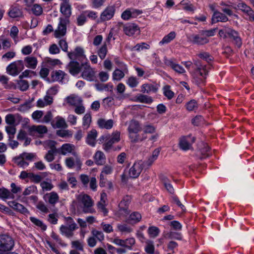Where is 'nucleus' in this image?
I'll return each mask as SVG.
<instances>
[{
    "mask_svg": "<svg viewBox=\"0 0 254 254\" xmlns=\"http://www.w3.org/2000/svg\"><path fill=\"white\" fill-rule=\"evenodd\" d=\"M120 132L117 130L112 133L111 138L103 145V149L105 151L109 152L112 147L113 144L120 141Z\"/></svg>",
    "mask_w": 254,
    "mask_h": 254,
    "instance_id": "obj_9",
    "label": "nucleus"
},
{
    "mask_svg": "<svg viewBox=\"0 0 254 254\" xmlns=\"http://www.w3.org/2000/svg\"><path fill=\"white\" fill-rule=\"evenodd\" d=\"M57 119V121L56 123L57 128H65L67 127V125L64 118L58 117Z\"/></svg>",
    "mask_w": 254,
    "mask_h": 254,
    "instance_id": "obj_47",
    "label": "nucleus"
},
{
    "mask_svg": "<svg viewBox=\"0 0 254 254\" xmlns=\"http://www.w3.org/2000/svg\"><path fill=\"white\" fill-rule=\"evenodd\" d=\"M86 20V15L84 12H83L77 18V24L78 26H82L85 23Z\"/></svg>",
    "mask_w": 254,
    "mask_h": 254,
    "instance_id": "obj_62",
    "label": "nucleus"
},
{
    "mask_svg": "<svg viewBox=\"0 0 254 254\" xmlns=\"http://www.w3.org/2000/svg\"><path fill=\"white\" fill-rule=\"evenodd\" d=\"M91 123V115L90 113H86L83 118L82 126L85 129H87Z\"/></svg>",
    "mask_w": 254,
    "mask_h": 254,
    "instance_id": "obj_38",
    "label": "nucleus"
},
{
    "mask_svg": "<svg viewBox=\"0 0 254 254\" xmlns=\"http://www.w3.org/2000/svg\"><path fill=\"white\" fill-rule=\"evenodd\" d=\"M166 237L170 239H176L178 240H181L182 239L181 233L173 231L168 233Z\"/></svg>",
    "mask_w": 254,
    "mask_h": 254,
    "instance_id": "obj_41",
    "label": "nucleus"
},
{
    "mask_svg": "<svg viewBox=\"0 0 254 254\" xmlns=\"http://www.w3.org/2000/svg\"><path fill=\"white\" fill-rule=\"evenodd\" d=\"M69 22V19L67 18H60L58 28L54 32V36L56 38H60L65 35L66 32V24Z\"/></svg>",
    "mask_w": 254,
    "mask_h": 254,
    "instance_id": "obj_8",
    "label": "nucleus"
},
{
    "mask_svg": "<svg viewBox=\"0 0 254 254\" xmlns=\"http://www.w3.org/2000/svg\"><path fill=\"white\" fill-rule=\"evenodd\" d=\"M163 93L168 99H171L174 96V93L170 90L169 85H166L163 87Z\"/></svg>",
    "mask_w": 254,
    "mask_h": 254,
    "instance_id": "obj_40",
    "label": "nucleus"
},
{
    "mask_svg": "<svg viewBox=\"0 0 254 254\" xmlns=\"http://www.w3.org/2000/svg\"><path fill=\"white\" fill-rule=\"evenodd\" d=\"M24 62L26 67L34 69L36 68L38 61L37 58L34 57L28 56L25 58Z\"/></svg>",
    "mask_w": 254,
    "mask_h": 254,
    "instance_id": "obj_27",
    "label": "nucleus"
},
{
    "mask_svg": "<svg viewBox=\"0 0 254 254\" xmlns=\"http://www.w3.org/2000/svg\"><path fill=\"white\" fill-rule=\"evenodd\" d=\"M186 109L189 111H192L197 108V103L196 100L192 99L186 104Z\"/></svg>",
    "mask_w": 254,
    "mask_h": 254,
    "instance_id": "obj_46",
    "label": "nucleus"
},
{
    "mask_svg": "<svg viewBox=\"0 0 254 254\" xmlns=\"http://www.w3.org/2000/svg\"><path fill=\"white\" fill-rule=\"evenodd\" d=\"M136 101L140 103L151 104L153 102L152 97L146 95L139 94L136 96Z\"/></svg>",
    "mask_w": 254,
    "mask_h": 254,
    "instance_id": "obj_33",
    "label": "nucleus"
},
{
    "mask_svg": "<svg viewBox=\"0 0 254 254\" xmlns=\"http://www.w3.org/2000/svg\"><path fill=\"white\" fill-rule=\"evenodd\" d=\"M77 199L82 205V211L84 213H93L95 210L92 208L93 201L91 197L86 194H79Z\"/></svg>",
    "mask_w": 254,
    "mask_h": 254,
    "instance_id": "obj_2",
    "label": "nucleus"
},
{
    "mask_svg": "<svg viewBox=\"0 0 254 254\" xmlns=\"http://www.w3.org/2000/svg\"><path fill=\"white\" fill-rule=\"evenodd\" d=\"M67 56L70 60H78L80 61L82 59H86L84 49L81 47H76L74 52H68Z\"/></svg>",
    "mask_w": 254,
    "mask_h": 254,
    "instance_id": "obj_12",
    "label": "nucleus"
},
{
    "mask_svg": "<svg viewBox=\"0 0 254 254\" xmlns=\"http://www.w3.org/2000/svg\"><path fill=\"white\" fill-rule=\"evenodd\" d=\"M188 40L193 44L202 45L207 43L209 40L202 35V31L198 34H192L188 36Z\"/></svg>",
    "mask_w": 254,
    "mask_h": 254,
    "instance_id": "obj_7",
    "label": "nucleus"
},
{
    "mask_svg": "<svg viewBox=\"0 0 254 254\" xmlns=\"http://www.w3.org/2000/svg\"><path fill=\"white\" fill-rule=\"evenodd\" d=\"M69 72L72 75L78 74L81 70V66L79 63L74 60H71L70 62L66 65Z\"/></svg>",
    "mask_w": 254,
    "mask_h": 254,
    "instance_id": "obj_15",
    "label": "nucleus"
},
{
    "mask_svg": "<svg viewBox=\"0 0 254 254\" xmlns=\"http://www.w3.org/2000/svg\"><path fill=\"white\" fill-rule=\"evenodd\" d=\"M5 123L9 126H16L15 119L12 114H8L5 116Z\"/></svg>",
    "mask_w": 254,
    "mask_h": 254,
    "instance_id": "obj_51",
    "label": "nucleus"
},
{
    "mask_svg": "<svg viewBox=\"0 0 254 254\" xmlns=\"http://www.w3.org/2000/svg\"><path fill=\"white\" fill-rule=\"evenodd\" d=\"M16 126H8L5 127V131L8 135V140H11L14 137L16 133Z\"/></svg>",
    "mask_w": 254,
    "mask_h": 254,
    "instance_id": "obj_36",
    "label": "nucleus"
},
{
    "mask_svg": "<svg viewBox=\"0 0 254 254\" xmlns=\"http://www.w3.org/2000/svg\"><path fill=\"white\" fill-rule=\"evenodd\" d=\"M149 45L145 43H141L136 44L132 48V50H136L137 51H140L143 49H148Z\"/></svg>",
    "mask_w": 254,
    "mask_h": 254,
    "instance_id": "obj_57",
    "label": "nucleus"
},
{
    "mask_svg": "<svg viewBox=\"0 0 254 254\" xmlns=\"http://www.w3.org/2000/svg\"><path fill=\"white\" fill-rule=\"evenodd\" d=\"M36 207L44 213H47L49 212V209L42 201H39L37 204Z\"/></svg>",
    "mask_w": 254,
    "mask_h": 254,
    "instance_id": "obj_59",
    "label": "nucleus"
},
{
    "mask_svg": "<svg viewBox=\"0 0 254 254\" xmlns=\"http://www.w3.org/2000/svg\"><path fill=\"white\" fill-rule=\"evenodd\" d=\"M144 162L142 160L135 162L129 170V176L132 179L137 178L140 175L143 168Z\"/></svg>",
    "mask_w": 254,
    "mask_h": 254,
    "instance_id": "obj_6",
    "label": "nucleus"
},
{
    "mask_svg": "<svg viewBox=\"0 0 254 254\" xmlns=\"http://www.w3.org/2000/svg\"><path fill=\"white\" fill-rule=\"evenodd\" d=\"M129 138L130 139V141L134 143L141 142V136L138 133L136 134H129Z\"/></svg>",
    "mask_w": 254,
    "mask_h": 254,
    "instance_id": "obj_63",
    "label": "nucleus"
},
{
    "mask_svg": "<svg viewBox=\"0 0 254 254\" xmlns=\"http://www.w3.org/2000/svg\"><path fill=\"white\" fill-rule=\"evenodd\" d=\"M127 83L129 87L133 88L137 85L138 82L137 81L135 77L131 76L128 78V80L127 81Z\"/></svg>",
    "mask_w": 254,
    "mask_h": 254,
    "instance_id": "obj_64",
    "label": "nucleus"
},
{
    "mask_svg": "<svg viewBox=\"0 0 254 254\" xmlns=\"http://www.w3.org/2000/svg\"><path fill=\"white\" fill-rule=\"evenodd\" d=\"M9 206L12 208L14 210L20 212L21 213L25 214L29 213L28 210L23 205L15 201H10L8 202Z\"/></svg>",
    "mask_w": 254,
    "mask_h": 254,
    "instance_id": "obj_20",
    "label": "nucleus"
},
{
    "mask_svg": "<svg viewBox=\"0 0 254 254\" xmlns=\"http://www.w3.org/2000/svg\"><path fill=\"white\" fill-rule=\"evenodd\" d=\"M6 71L8 74L12 76H16L19 74L14 62L6 67Z\"/></svg>",
    "mask_w": 254,
    "mask_h": 254,
    "instance_id": "obj_34",
    "label": "nucleus"
},
{
    "mask_svg": "<svg viewBox=\"0 0 254 254\" xmlns=\"http://www.w3.org/2000/svg\"><path fill=\"white\" fill-rule=\"evenodd\" d=\"M72 150V146L70 144H64L61 147V154L65 155L67 152H71Z\"/></svg>",
    "mask_w": 254,
    "mask_h": 254,
    "instance_id": "obj_53",
    "label": "nucleus"
},
{
    "mask_svg": "<svg viewBox=\"0 0 254 254\" xmlns=\"http://www.w3.org/2000/svg\"><path fill=\"white\" fill-rule=\"evenodd\" d=\"M81 66L83 67V70L81 74V76L83 79L92 81L94 80L95 71L92 68L88 62L81 64Z\"/></svg>",
    "mask_w": 254,
    "mask_h": 254,
    "instance_id": "obj_5",
    "label": "nucleus"
},
{
    "mask_svg": "<svg viewBox=\"0 0 254 254\" xmlns=\"http://www.w3.org/2000/svg\"><path fill=\"white\" fill-rule=\"evenodd\" d=\"M130 220L136 223L139 222L141 219V214L138 212H134L132 213L129 216Z\"/></svg>",
    "mask_w": 254,
    "mask_h": 254,
    "instance_id": "obj_58",
    "label": "nucleus"
},
{
    "mask_svg": "<svg viewBox=\"0 0 254 254\" xmlns=\"http://www.w3.org/2000/svg\"><path fill=\"white\" fill-rule=\"evenodd\" d=\"M206 77L207 76H205V77H204V76H200L198 74H195L193 78L195 80V83L197 85H200L201 84H203L205 83Z\"/></svg>",
    "mask_w": 254,
    "mask_h": 254,
    "instance_id": "obj_49",
    "label": "nucleus"
},
{
    "mask_svg": "<svg viewBox=\"0 0 254 254\" xmlns=\"http://www.w3.org/2000/svg\"><path fill=\"white\" fill-rule=\"evenodd\" d=\"M97 124L101 128L110 129L113 127L114 121L112 119L106 120L104 119H99L97 121Z\"/></svg>",
    "mask_w": 254,
    "mask_h": 254,
    "instance_id": "obj_22",
    "label": "nucleus"
},
{
    "mask_svg": "<svg viewBox=\"0 0 254 254\" xmlns=\"http://www.w3.org/2000/svg\"><path fill=\"white\" fill-rule=\"evenodd\" d=\"M8 15L11 18L19 17L22 15V12L18 7L13 6L10 8Z\"/></svg>",
    "mask_w": 254,
    "mask_h": 254,
    "instance_id": "obj_31",
    "label": "nucleus"
},
{
    "mask_svg": "<svg viewBox=\"0 0 254 254\" xmlns=\"http://www.w3.org/2000/svg\"><path fill=\"white\" fill-rule=\"evenodd\" d=\"M160 179L167 191L169 193L173 194L175 192L174 189L168 178L166 176L161 175L160 176Z\"/></svg>",
    "mask_w": 254,
    "mask_h": 254,
    "instance_id": "obj_25",
    "label": "nucleus"
},
{
    "mask_svg": "<svg viewBox=\"0 0 254 254\" xmlns=\"http://www.w3.org/2000/svg\"><path fill=\"white\" fill-rule=\"evenodd\" d=\"M21 91H26L29 88V83L27 80H20L17 83Z\"/></svg>",
    "mask_w": 254,
    "mask_h": 254,
    "instance_id": "obj_50",
    "label": "nucleus"
},
{
    "mask_svg": "<svg viewBox=\"0 0 254 254\" xmlns=\"http://www.w3.org/2000/svg\"><path fill=\"white\" fill-rule=\"evenodd\" d=\"M143 131L144 133L152 134L155 132L156 128L151 124H147L144 126Z\"/></svg>",
    "mask_w": 254,
    "mask_h": 254,
    "instance_id": "obj_48",
    "label": "nucleus"
},
{
    "mask_svg": "<svg viewBox=\"0 0 254 254\" xmlns=\"http://www.w3.org/2000/svg\"><path fill=\"white\" fill-rule=\"evenodd\" d=\"M60 11L61 13L65 16V18L68 19V18L71 14V6L69 3H61L60 6Z\"/></svg>",
    "mask_w": 254,
    "mask_h": 254,
    "instance_id": "obj_26",
    "label": "nucleus"
},
{
    "mask_svg": "<svg viewBox=\"0 0 254 254\" xmlns=\"http://www.w3.org/2000/svg\"><path fill=\"white\" fill-rule=\"evenodd\" d=\"M48 220L52 224H57L58 221L57 213H54L49 214Z\"/></svg>",
    "mask_w": 254,
    "mask_h": 254,
    "instance_id": "obj_61",
    "label": "nucleus"
},
{
    "mask_svg": "<svg viewBox=\"0 0 254 254\" xmlns=\"http://www.w3.org/2000/svg\"><path fill=\"white\" fill-rule=\"evenodd\" d=\"M158 87L151 84H144L141 86V92L143 93H156Z\"/></svg>",
    "mask_w": 254,
    "mask_h": 254,
    "instance_id": "obj_30",
    "label": "nucleus"
},
{
    "mask_svg": "<svg viewBox=\"0 0 254 254\" xmlns=\"http://www.w3.org/2000/svg\"><path fill=\"white\" fill-rule=\"evenodd\" d=\"M107 48L106 45L104 44L99 50L98 55L101 60L104 59L107 54Z\"/></svg>",
    "mask_w": 254,
    "mask_h": 254,
    "instance_id": "obj_52",
    "label": "nucleus"
},
{
    "mask_svg": "<svg viewBox=\"0 0 254 254\" xmlns=\"http://www.w3.org/2000/svg\"><path fill=\"white\" fill-rule=\"evenodd\" d=\"M176 36L175 32H171L167 35L165 36L163 39L159 42L160 45L167 44L173 40Z\"/></svg>",
    "mask_w": 254,
    "mask_h": 254,
    "instance_id": "obj_37",
    "label": "nucleus"
},
{
    "mask_svg": "<svg viewBox=\"0 0 254 254\" xmlns=\"http://www.w3.org/2000/svg\"><path fill=\"white\" fill-rule=\"evenodd\" d=\"M195 140V138L191 135L183 136L180 139L179 147L184 151L190 150L192 148V144Z\"/></svg>",
    "mask_w": 254,
    "mask_h": 254,
    "instance_id": "obj_4",
    "label": "nucleus"
},
{
    "mask_svg": "<svg viewBox=\"0 0 254 254\" xmlns=\"http://www.w3.org/2000/svg\"><path fill=\"white\" fill-rule=\"evenodd\" d=\"M198 56L208 63L213 60V58L207 52H201L198 55Z\"/></svg>",
    "mask_w": 254,
    "mask_h": 254,
    "instance_id": "obj_45",
    "label": "nucleus"
},
{
    "mask_svg": "<svg viewBox=\"0 0 254 254\" xmlns=\"http://www.w3.org/2000/svg\"><path fill=\"white\" fill-rule=\"evenodd\" d=\"M238 8L242 11L248 14L252 9L244 2L239 3L237 5Z\"/></svg>",
    "mask_w": 254,
    "mask_h": 254,
    "instance_id": "obj_56",
    "label": "nucleus"
},
{
    "mask_svg": "<svg viewBox=\"0 0 254 254\" xmlns=\"http://www.w3.org/2000/svg\"><path fill=\"white\" fill-rule=\"evenodd\" d=\"M48 131L46 126L43 125L32 126L29 128V134L32 136L42 137V134Z\"/></svg>",
    "mask_w": 254,
    "mask_h": 254,
    "instance_id": "obj_10",
    "label": "nucleus"
},
{
    "mask_svg": "<svg viewBox=\"0 0 254 254\" xmlns=\"http://www.w3.org/2000/svg\"><path fill=\"white\" fill-rule=\"evenodd\" d=\"M141 130L140 124L138 121L132 120L129 123L127 130L129 134H136Z\"/></svg>",
    "mask_w": 254,
    "mask_h": 254,
    "instance_id": "obj_18",
    "label": "nucleus"
},
{
    "mask_svg": "<svg viewBox=\"0 0 254 254\" xmlns=\"http://www.w3.org/2000/svg\"><path fill=\"white\" fill-rule=\"evenodd\" d=\"M42 179L43 178L39 175L35 174L33 173H30L29 179L31 182L34 183L38 184L40 183L42 181Z\"/></svg>",
    "mask_w": 254,
    "mask_h": 254,
    "instance_id": "obj_54",
    "label": "nucleus"
},
{
    "mask_svg": "<svg viewBox=\"0 0 254 254\" xmlns=\"http://www.w3.org/2000/svg\"><path fill=\"white\" fill-rule=\"evenodd\" d=\"M130 201V196L128 195L125 196L119 204L120 211H123L125 214H128L129 213L128 206Z\"/></svg>",
    "mask_w": 254,
    "mask_h": 254,
    "instance_id": "obj_17",
    "label": "nucleus"
},
{
    "mask_svg": "<svg viewBox=\"0 0 254 254\" xmlns=\"http://www.w3.org/2000/svg\"><path fill=\"white\" fill-rule=\"evenodd\" d=\"M165 64L168 66L171 67L175 71L183 73L185 72V69L180 65L175 63L172 60H165Z\"/></svg>",
    "mask_w": 254,
    "mask_h": 254,
    "instance_id": "obj_24",
    "label": "nucleus"
},
{
    "mask_svg": "<svg viewBox=\"0 0 254 254\" xmlns=\"http://www.w3.org/2000/svg\"><path fill=\"white\" fill-rule=\"evenodd\" d=\"M97 136V131L95 129H92L88 133L86 139V143L91 146H94L96 144V139Z\"/></svg>",
    "mask_w": 254,
    "mask_h": 254,
    "instance_id": "obj_21",
    "label": "nucleus"
},
{
    "mask_svg": "<svg viewBox=\"0 0 254 254\" xmlns=\"http://www.w3.org/2000/svg\"><path fill=\"white\" fill-rule=\"evenodd\" d=\"M14 245L13 239L8 235H0V254L11 251Z\"/></svg>",
    "mask_w": 254,
    "mask_h": 254,
    "instance_id": "obj_3",
    "label": "nucleus"
},
{
    "mask_svg": "<svg viewBox=\"0 0 254 254\" xmlns=\"http://www.w3.org/2000/svg\"><path fill=\"white\" fill-rule=\"evenodd\" d=\"M193 64L194 66V74H198L200 76H207L208 73L207 66L202 64L201 62L199 60L193 61Z\"/></svg>",
    "mask_w": 254,
    "mask_h": 254,
    "instance_id": "obj_11",
    "label": "nucleus"
},
{
    "mask_svg": "<svg viewBox=\"0 0 254 254\" xmlns=\"http://www.w3.org/2000/svg\"><path fill=\"white\" fill-rule=\"evenodd\" d=\"M148 232L152 238L157 237L160 233L159 229L155 226L149 227L148 229Z\"/></svg>",
    "mask_w": 254,
    "mask_h": 254,
    "instance_id": "obj_39",
    "label": "nucleus"
},
{
    "mask_svg": "<svg viewBox=\"0 0 254 254\" xmlns=\"http://www.w3.org/2000/svg\"><path fill=\"white\" fill-rule=\"evenodd\" d=\"M94 158L96 164L98 165H102L105 163V156L102 151H97L94 155Z\"/></svg>",
    "mask_w": 254,
    "mask_h": 254,
    "instance_id": "obj_29",
    "label": "nucleus"
},
{
    "mask_svg": "<svg viewBox=\"0 0 254 254\" xmlns=\"http://www.w3.org/2000/svg\"><path fill=\"white\" fill-rule=\"evenodd\" d=\"M91 234L100 242H102L104 240V235L102 231L93 229L91 231Z\"/></svg>",
    "mask_w": 254,
    "mask_h": 254,
    "instance_id": "obj_43",
    "label": "nucleus"
},
{
    "mask_svg": "<svg viewBox=\"0 0 254 254\" xmlns=\"http://www.w3.org/2000/svg\"><path fill=\"white\" fill-rule=\"evenodd\" d=\"M57 152H54L53 150H49L45 156V159L49 162H51L55 159L54 155Z\"/></svg>",
    "mask_w": 254,
    "mask_h": 254,
    "instance_id": "obj_60",
    "label": "nucleus"
},
{
    "mask_svg": "<svg viewBox=\"0 0 254 254\" xmlns=\"http://www.w3.org/2000/svg\"><path fill=\"white\" fill-rule=\"evenodd\" d=\"M29 219L32 223L41 228L43 231H45L47 229V226L40 219L34 217H30Z\"/></svg>",
    "mask_w": 254,
    "mask_h": 254,
    "instance_id": "obj_35",
    "label": "nucleus"
},
{
    "mask_svg": "<svg viewBox=\"0 0 254 254\" xmlns=\"http://www.w3.org/2000/svg\"><path fill=\"white\" fill-rule=\"evenodd\" d=\"M31 10L32 13L36 16L40 15L43 12L42 7L38 4H34L31 8Z\"/></svg>",
    "mask_w": 254,
    "mask_h": 254,
    "instance_id": "obj_44",
    "label": "nucleus"
},
{
    "mask_svg": "<svg viewBox=\"0 0 254 254\" xmlns=\"http://www.w3.org/2000/svg\"><path fill=\"white\" fill-rule=\"evenodd\" d=\"M123 31L127 35L131 36L136 33H138L139 28L137 25L129 23L123 25Z\"/></svg>",
    "mask_w": 254,
    "mask_h": 254,
    "instance_id": "obj_16",
    "label": "nucleus"
},
{
    "mask_svg": "<svg viewBox=\"0 0 254 254\" xmlns=\"http://www.w3.org/2000/svg\"><path fill=\"white\" fill-rule=\"evenodd\" d=\"M228 37L232 40L233 44L238 48L241 47L242 45V40L238 31L231 28L229 33H228Z\"/></svg>",
    "mask_w": 254,
    "mask_h": 254,
    "instance_id": "obj_13",
    "label": "nucleus"
},
{
    "mask_svg": "<svg viewBox=\"0 0 254 254\" xmlns=\"http://www.w3.org/2000/svg\"><path fill=\"white\" fill-rule=\"evenodd\" d=\"M44 198L45 200L47 199L48 203L52 206H55V204L58 202L59 200L58 193L55 191L47 193L44 196Z\"/></svg>",
    "mask_w": 254,
    "mask_h": 254,
    "instance_id": "obj_23",
    "label": "nucleus"
},
{
    "mask_svg": "<svg viewBox=\"0 0 254 254\" xmlns=\"http://www.w3.org/2000/svg\"><path fill=\"white\" fill-rule=\"evenodd\" d=\"M115 7L114 5H110L101 13L100 19L102 21H105L111 19L114 15Z\"/></svg>",
    "mask_w": 254,
    "mask_h": 254,
    "instance_id": "obj_14",
    "label": "nucleus"
},
{
    "mask_svg": "<svg viewBox=\"0 0 254 254\" xmlns=\"http://www.w3.org/2000/svg\"><path fill=\"white\" fill-rule=\"evenodd\" d=\"M125 76L123 71L119 69H116L113 73V78L114 80H120Z\"/></svg>",
    "mask_w": 254,
    "mask_h": 254,
    "instance_id": "obj_42",
    "label": "nucleus"
},
{
    "mask_svg": "<svg viewBox=\"0 0 254 254\" xmlns=\"http://www.w3.org/2000/svg\"><path fill=\"white\" fill-rule=\"evenodd\" d=\"M65 75H66V74L64 71L61 70H59L53 71L51 77L53 81H57L63 82V80Z\"/></svg>",
    "mask_w": 254,
    "mask_h": 254,
    "instance_id": "obj_28",
    "label": "nucleus"
},
{
    "mask_svg": "<svg viewBox=\"0 0 254 254\" xmlns=\"http://www.w3.org/2000/svg\"><path fill=\"white\" fill-rule=\"evenodd\" d=\"M64 219L66 225H61L60 228V231L62 235L69 238L73 236V231L78 229V227L71 217H64Z\"/></svg>",
    "mask_w": 254,
    "mask_h": 254,
    "instance_id": "obj_1",
    "label": "nucleus"
},
{
    "mask_svg": "<svg viewBox=\"0 0 254 254\" xmlns=\"http://www.w3.org/2000/svg\"><path fill=\"white\" fill-rule=\"evenodd\" d=\"M228 20V18L224 14L219 11H215L211 18L212 24L216 23L218 22H225Z\"/></svg>",
    "mask_w": 254,
    "mask_h": 254,
    "instance_id": "obj_19",
    "label": "nucleus"
},
{
    "mask_svg": "<svg viewBox=\"0 0 254 254\" xmlns=\"http://www.w3.org/2000/svg\"><path fill=\"white\" fill-rule=\"evenodd\" d=\"M135 242V239L133 238H130L125 240V248L129 250H132V247L134 245Z\"/></svg>",
    "mask_w": 254,
    "mask_h": 254,
    "instance_id": "obj_55",
    "label": "nucleus"
},
{
    "mask_svg": "<svg viewBox=\"0 0 254 254\" xmlns=\"http://www.w3.org/2000/svg\"><path fill=\"white\" fill-rule=\"evenodd\" d=\"M14 196L8 190L4 188H0V198L4 199L14 198Z\"/></svg>",
    "mask_w": 254,
    "mask_h": 254,
    "instance_id": "obj_32",
    "label": "nucleus"
}]
</instances>
